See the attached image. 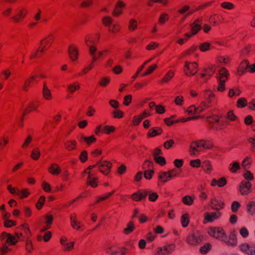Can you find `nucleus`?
Here are the masks:
<instances>
[{"label": "nucleus", "instance_id": "obj_1", "mask_svg": "<svg viewBox=\"0 0 255 255\" xmlns=\"http://www.w3.org/2000/svg\"><path fill=\"white\" fill-rule=\"evenodd\" d=\"M202 18H198L196 19L193 23H191L190 26L191 28L192 34L186 33L185 36L186 37L185 38H179L177 40V43L180 45H182L185 42L187 41L188 38L191 37L192 35H195L197 32L202 28Z\"/></svg>", "mask_w": 255, "mask_h": 255}, {"label": "nucleus", "instance_id": "obj_2", "mask_svg": "<svg viewBox=\"0 0 255 255\" xmlns=\"http://www.w3.org/2000/svg\"><path fill=\"white\" fill-rule=\"evenodd\" d=\"M228 72L225 68H221L219 70L218 75L217 76L218 82L217 90L219 91L223 92L225 89V83L228 80Z\"/></svg>", "mask_w": 255, "mask_h": 255}, {"label": "nucleus", "instance_id": "obj_3", "mask_svg": "<svg viewBox=\"0 0 255 255\" xmlns=\"http://www.w3.org/2000/svg\"><path fill=\"white\" fill-rule=\"evenodd\" d=\"M205 142L204 140H200L192 142L190 145L189 152L191 155H196L199 153L202 149H205Z\"/></svg>", "mask_w": 255, "mask_h": 255}, {"label": "nucleus", "instance_id": "obj_4", "mask_svg": "<svg viewBox=\"0 0 255 255\" xmlns=\"http://www.w3.org/2000/svg\"><path fill=\"white\" fill-rule=\"evenodd\" d=\"M22 237L23 235L21 233H16V235L14 236L10 234L3 232L1 235L0 239L2 241L5 239V243L13 245Z\"/></svg>", "mask_w": 255, "mask_h": 255}, {"label": "nucleus", "instance_id": "obj_5", "mask_svg": "<svg viewBox=\"0 0 255 255\" xmlns=\"http://www.w3.org/2000/svg\"><path fill=\"white\" fill-rule=\"evenodd\" d=\"M210 128L214 130H221L223 129L224 123L220 122L217 116L209 117L207 119Z\"/></svg>", "mask_w": 255, "mask_h": 255}, {"label": "nucleus", "instance_id": "obj_6", "mask_svg": "<svg viewBox=\"0 0 255 255\" xmlns=\"http://www.w3.org/2000/svg\"><path fill=\"white\" fill-rule=\"evenodd\" d=\"M202 240L203 236L202 234L198 231H195L188 236L186 241L188 244L195 246L200 244Z\"/></svg>", "mask_w": 255, "mask_h": 255}, {"label": "nucleus", "instance_id": "obj_7", "mask_svg": "<svg viewBox=\"0 0 255 255\" xmlns=\"http://www.w3.org/2000/svg\"><path fill=\"white\" fill-rule=\"evenodd\" d=\"M97 165L100 171L105 175H107L110 171L112 164L107 161L100 160L97 162Z\"/></svg>", "mask_w": 255, "mask_h": 255}, {"label": "nucleus", "instance_id": "obj_8", "mask_svg": "<svg viewBox=\"0 0 255 255\" xmlns=\"http://www.w3.org/2000/svg\"><path fill=\"white\" fill-rule=\"evenodd\" d=\"M175 248L173 244H167L163 247L159 248L157 251V255H168L171 253Z\"/></svg>", "mask_w": 255, "mask_h": 255}, {"label": "nucleus", "instance_id": "obj_9", "mask_svg": "<svg viewBox=\"0 0 255 255\" xmlns=\"http://www.w3.org/2000/svg\"><path fill=\"white\" fill-rule=\"evenodd\" d=\"M113 18L110 16H105L103 18V23L107 26H109V30L110 32L115 33L119 31V28L118 25L114 24L111 26L113 22Z\"/></svg>", "mask_w": 255, "mask_h": 255}, {"label": "nucleus", "instance_id": "obj_10", "mask_svg": "<svg viewBox=\"0 0 255 255\" xmlns=\"http://www.w3.org/2000/svg\"><path fill=\"white\" fill-rule=\"evenodd\" d=\"M27 10L24 8H18L15 11V14L12 17L13 20L16 22H20L26 15Z\"/></svg>", "mask_w": 255, "mask_h": 255}, {"label": "nucleus", "instance_id": "obj_11", "mask_svg": "<svg viewBox=\"0 0 255 255\" xmlns=\"http://www.w3.org/2000/svg\"><path fill=\"white\" fill-rule=\"evenodd\" d=\"M202 71L203 73L200 74L201 77L204 79V82H206L215 73V70L214 66H211L204 68Z\"/></svg>", "mask_w": 255, "mask_h": 255}, {"label": "nucleus", "instance_id": "obj_12", "mask_svg": "<svg viewBox=\"0 0 255 255\" xmlns=\"http://www.w3.org/2000/svg\"><path fill=\"white\" fill-rule=\"evenodd\" d=\"M240 250L246 255H255V247L248 244H243L239 246Z\"/></svg>", "mask_w": 255, "mask_h": 255}, {"label": "nucleus", "instance_id": "obj_13", "mask_svg": "<svg viewBox=\"0 0 255 255\" xmlns=\"http://www.w3.org/2000/svg\"><path fill=\"white\" fill-rule=\"evenodd\" d=\"M221 215V213L218 211L212 213L206 212L204 215L205 220L204 221V223L206 224L207 222H212L214 220L220 218Z\"/></svg>", "mask_w": 255, "mask_h": 255}, {"label": "nucleus", "instance_id": "obj_14", "mask_svg": "<svg viewBox=\"0 0 255 255\" xmlns=\"http://www.w3.org/2000/svg\"><path fill=\"white\" fill-rule=\"evenodd\" d=\"M148 193L149 192L147 190H138L131 195V198L135 201H139L141 200L145 199L148 195Z\"/></svg>", "mask_w": 255, "mask_h": 255}, {"label": "nucleus", "instance_id": "obj_15", "mask_svg": "<svg viewBox=\"0 0 255 255\" xmlns=\"http://www.w3.org/2000/svg\"><path fill=\"white\" fill-rule=\"evenodd\" d=\"M251 184L249 181H243L240 186V192L242 195H248L251 192Z\"/></svg>", "mask_w": 255, "mask_h": 255}, {"label": "nucleus", "instance_id": "obj_16", "mask_svg": "<svg viewBox=\"0 0 255 255\" xmlns=\"http://www.w3.org/2000/svg\"><path fill=\"white\" fill-rule=\"evenodd\" d=\"M211 207L212 209L215 210L218 212L219 210L224 208V203L222 200H219L216 198H213L211 201Z\"/></svg>", "mask_w": 255, "mask_h": 255}, {"label": "nucleus", "instance_id": "obj_17", "mask_svg": "<svg viewBox=\"0 0 255 255\" xmlns=\"http://www.w3.org/2000/svg\"><path fill=\"white\" fill-rule=\"evenodd\" d=\"M89 53L92 56L93 62L103 55L102 51L97 52V48L95 45L89 46Z\"/></svg>", "mask_w": 255, "mask_h": 255}, {"label": "nucleus", "instance_id": "obj_18", "mask_svg": "<svg viewBox=\"0 0 255 255\" xmlns=\"http://www.w3.org/2000/svg\"><path fill=\"white\" fill-rule=\"evenodd\" d=\"M126 6V4L122 0H118L116 4L115 7L113 11L112 14L115 17H118L123 12L122 8Z\"/></svg>", "mask_w": 255, "mask_h": 255}, {"label": "nucleus", "instance_id": "obj_19", "mask_svg": "<svg viewBox=\"0 0 255 255\" xmlns=\"http://www.w3.org/2000/svg\"><path fill=\"white\" fill-rule=\"evenodd\" d=\"M225 242L228 245L231 246H235L237 244V240L236 238V236L235 234V231H234L231 235L230 236L229 238H228L227 236L226 241H223Z\"/></svg>", "mask_w": 255, "mask_h": 255}, {"label": "nucleus", "instance_id": "obj_20", "mask_svg": "<svg viewBox=\"0 0 255 255\" xmlns=\"http://www.w3.org/2000/svg\"><path fill=\"white\" fill-rule=\"evenodd\" d=\"M250 64L249 63L247 60L243 61L238 70V73L239 75H242L243 74L248 68H249Z\"/></svg>", "mask_w": 255, "mask_h": 255}, {"label": "nucleus", "instance_id": "obj_21", "mask_svg": "<svg viewBox=\"0 0 255 255\" xmlns=\"http://www.w3.org/2000/svg\"><path fill=\"white\" fill-rule=\"evenodd\" d=\"M48 171L51 174L57 175L60 173L61 170L60 167L57 164L53 163L49 167Z\"/></svg>", "mask_w": 255, "mask_h": 255}, {"label": "nucleus", "instance_id": "obj_22", "mask_svg": "<svg viewBox=\"0 0 255 255\" xmlns=\"http://www.w3.org/2000/svg\"><path fill=\"white\" fill-rule=\"evenodd\" d=\"M97 178L94 177L90 172H88V176L87 181L88 184L92 187H96L97 186Z\"/></svg>", "mask_w": 255, "mask_h": 255}, {"label": "nucleus", "instance_id": "obj_23", "mask_svg": "<svg viewBox=\"0 0 255 255\" xmlns=\"http://www.w3.org/2000/svg\"><path fill=\"white\" fill-rule=\"evenodd\" d=\"M68 53L72 61H75L78 59V52L75 48L70 46L68 48Z\"/></svg>", "mask_w": 255, "mask_h": 255}, {"label": "nucleus", "instance_id": "obj_24", "mask_svg": "<svg viewBox=\"0 0 255 255\" xmlns=\"http://www.w3.org/2000/svg\"><path fill=\"white\" fill-rule=\"evenodd\" d=\"M219 232L220 233H217L214 237L222 241H226L227 235L225 234L223 229L219 227Z\"/></svg>", "mask_w": 255, "mask_h": 255}, {"label": "nucleus", "instance_id": "obj_25", "mask_svg": "<svg viewBox=\"0 0 255 255\" xmlns=\"http://www.w3.org/2000/svg\"><path fill=\"white\" fill-rule=\"evenodd\" d=\"M162 130L160 128H151L148 132V135L149 137H154L161 133Z\"/></svg>", "mask_w": 255, "mask_h": 255}, {"label": "nucleus", "instance_id": "obj_26", "mask_svg": "<svg viewBox=\"0 0 255 255\" xmlns=\"http://www.w3.org/2000/svg\"><path fill=\"white\" fill-rule=\"evenodd\" d=\"M191 63L186 62L185 64V68H184V72L186 75L191 76L194 75L196 74L197 71H195V72H193V70L191 69V67L190 66Z\"/></svg>", "mask_w": 255, "mask_h": 255}, {"label": "nucleus", "instance_id": "obj_27", "mask_svg": "<svg viewBox=\"0 0 255 255\" xmlns=\"http://www.w3.org/2000/svg\"><path fill=\"white\" fill-rule=\"evenodd\" d=\"M42 94L44 98L46 100H49L51 98V94L50 90L47 87L46 84L44 83Z\"/></svg>", "mask_w": 255, "mask_h": 255}, {"label": "nucleus", "instance_id": "obj_28", "mask_svg": "<svg viewBox=\"0 0 255 255\" xmlns=\"http://www.w3.org/2000/svg\"><path fill=\"white\" fill-rule=\"evenodd\" d=\"M247 212L251 215L255 214V203L253 201L250 202L247 206Z\"/></svg>", "mask_w": 255, "mask_h": 255}, {"label": "nucleus", "instance_id": "obj_29", "mask_svg": "<svg viewBox=\"0 0 255 255\" xmlns=\"http://www.w3.org/2000/svg\"><path fill=\"white\" fill-rule=\"evenodd\" d=\"M204 97L209 103H210L214 98L215 95L212 91L206 90L204 92Z\"/></svg>", "mask_w": 255, "mask_h": 255}, {"label": "nucleus", "instance_id": "obj_30", "mask_svg": "<svg viewBox=\"0 0 255 255\" xmlns=\"http://www.w3.org/2000/svg\"><path fill=\"white\" fill-rule=\"evenodd\" d=\"M174 72L170 70L165 75V76L161 79L160 82L161 83L168 82V81H169L170 80V79H171L173 78V77L174 76Z\"/></svg>", "mask_w": 255, "mask_h": 255}, {"label": "nucleus", "instance_id": "obj_31", "mask_svg": "<svg viewBox=\"0 0 255 255\" xmlns=\"http://www.w3.org/2000/svg\"><path fill=\"white\" fill-rule=\"evenodd\" d=\"M202 168L207 173H210L212 171V166L209 161H205L202 165Z\"/></svg>", "mask_w": 255, "mask_h": 255}, {"label": "nucleus", "instance_id": "obj_32", "mask_svg": "<svg viewBox=\"0 0 255 255\" xmlns=\"http://www.w3.org/2000/svg\"><path fill=\"white\" fill-rule=\"evenodd\" d=\"M65 145L68 150H71L75 148L77 142L74 140L68 141L65 143Z\"/></svg>", "mask_w": 255, "mask_h": 255}, {"label": "nucleus", "instance_id": "obj_33", "mask_svg": "<svg viewBox=\"0 0 255 255\" xmlns=\"http://www.w3.org/2000/svg\"><path fill=\"white\" fill-rule=\"evenodd\" d=\"M181 222L183 227L185 228L188 226L189 223V220L187 214H185L181 216Z\"/></svg>", "mask_w": 255, "mask_h": 255}, {"label": "nucleus", "instance_id": "obj_34", "mask_svg": "<svg viewBox=\"0 0 255 255\" xmlns=\"http://www.w3.org/2000/svg\"><path fill=\"white\" fill-rule=\"evenodd\" d=\"M40 155V150L38 148H35L32 150L31 157L34 160H37Z\"/></svg>", "mask_w": 255, "mask_h": 255}, {"label": "nucleus", "instance_id": "obj_35", "mask_svg": "<svg viewBox=\"0 0 255 255\" xmlns=\"http://www.w3.org/2000/svg\"><path fill=\"white\" fill-rule=\"evenodd\" d=\"M231 166L229 170L233 173H235L237 170L240 168V165L239 162L235 161L232 164H230Z\"/></svg>", "mask_w": 255, "mask_h": 255}, {"label": "nucleus", "instance_id": "obj_36", "mask_svg": "<svg viewBox=\"0 0 255 255\" xmlns=\"http://www.w3.org/2000/svg\"><path fill=\"white\" fill-rule=\"evenodd\" d=\"M169 175L168 171L167 172H162L160 173L158 176V178L160 180H162L163 182H166L168 181L170 179L168 177Z\"/></svg>", "mask_w": 255, "mask_h": 255}, {"label": "nucleus", "instance_id": "obj_37", "mask_svg": "<svg viewBox=\"0 0 255 255\" xmlns=\"http://www.w3.org/2000/svg\"><path fill=\"white\" fill-rule=\"evenodd\" d=\"M250 159V157H247L242 162V166L246 170L250 168L251 164Z\"/></svg>", "mask_w": 255, "mask_h": 255}, {"label": "nucleus", "instance_id": "obj_38", "mask_svg": "<svg viewBox=\"0 0 255 255\" xmlns=\"http://www.w3.org/2000/svg\"><path fill=\"white\" fill-rule=\"evenodd\" d=\"M183 202L188 206L191 205L193 203V199L190 196L187 195L182 198Z\"/></svg>", "mask_w": 255, "mask_h": 255}, {"label": "nucleus", "instance_id": "obj_39", "mask_svg": "<svg viewBox=\"0 0 255 255\" xmlns=\"http://www.w3.org/2000/svg\"><path fill=\"white\" fill-rule=\"evenodd\" d=\"M210 44L208 42H204L199 45V49L202 52H206L210 49Z\"/></svg>", "mask_w": 255, "mask_h": 255}, {"label": "nucleus", "instance_id": "obj_40", "mask_svg": "<svg viewBox=\"0 0 255 255\" xmlns=\"http://www.w3.org/2000/svg\"><path fill=\"white\" fill-rule=\"evenodd\" d=\"M153 59V58H151V59H149V60H147L146 61H145V62L144 63V64L140 67V68H139L138 69V70L137 71V72H136V74H135L134 75H133V76H132V78L133 79H135L137 77V76H138V74H139V73H140V72L143 70V69L144 68V67L145 65L146 64H147V63H148L149 62H150V61H151Z\"/></svg>", "mask_w": 255, "mask_h": 255}, {"label": "nucleus", "instance_id": "obj_41", "mask_svg": "<svg viewBox=\"0 0 255 255\" xmlns=\"http://www.w3.org/2000/svg\"><path fill=\"white\" fill-rule=\"evenodd\" d=\"M54 36L52 34L48 35L46 37L40 41V43L42 44L43 41H45L46 44L50 45L52 42L53 40H54Z\"/></svg>", "mask_w": 255, "mask_h": 255}, {"label": "nucleus", "instance_id": "obj_42", "mask_svg": "<svg viewBox=\"0 0 255 255\" xmlns=\"http://www.w3.org/2000/svg\"><path fill=\"white\" fill-rule=\"evenodd\" d=\"M134 229V225L133 222H130L126 228L124 229V232L126 234L131 233Z\"/></svg>", "mask_w": 255, "mask_h": 255}, {"label": "nucleus", "instance_id": "obj_43", "mask_svg": "<svg viewBox=\"0 0 255 255\" xmlns=\"http://www.w3.org/2000/svg\"><path fill=\"white\" fill-rule=\"evenodd\" d=\"M208 107V105L205 102L202 101L200 105L198 107L196 108L197 110V113L199 114L202 112L205 108H207Z\"/></svg>", "mask_w": 255, "mask_h": 255}, {"label": "nucleus", "instance_id": "obj_44", "mask_svg": "<svg viewBox=\"0 0 255 255\" xmlns=\"http://www.w3.org/2000/svg\"><path fill=\"white\" fill-rule=\"evenodd\" d=\"M35 78V76H31L28 79L25 81L24 84L23 86V90L27 91L28 86L30 85V84L31 83V81L32 80H34Z\"/></svg>", "mask_w": 255, "mask_h": 255}, {"label": "nucleus", "instance_id": "obj_45", "mask_svg": "<svg viewBox=\"0 0 255 255\" xmlns=\"http://www.w3.org/2000/svg\"><path fill=\"white\" fill-rule=\"evenodd\" d=\"M211 246L210 244H206L200 248V252L202 254H206L211 250Z\"/></svg>", "mask_w": 255, "mask_h": 255}, {"label": "nucleus", "instance_id": "obj_46", "mask_svg": "<svg viewBox=\"0 0 255 255\" xmlns=\"http://www.w3.org/2000/svg\"><path fill=\"white\" fill-rule=\"evenodd\" d=\"M154 159L156 163L159 164L161 165H164L166 164L165 159L162 156H156Z\"/></svg>", "mask_w": 255, "mask_h": 255}, {"label": "nucleus", "instance_id": "obj_47", "mask_svg": "<svg viewBox=\"0 0 255 255\" xmlns=\"http://www.w3.org/2000/svg\"><path fill=\"white\" fill-rule=\"evenodd\" d=\"M209 235L211 236L214 237L216 234L219 232V227H212L210 228L208 232Z\"/></svg>", "mask_w": 255, "mask_h": 255}, {"label": "nucleus", "instance_id": "obj_48", "mask_svg": "<svg viewBox=\"0 0 255 255\" xmlns=\"http://www.w3.org/2000/svg\"><path fill=\"white\" fill-rule=\"evenodd\" d=\"M80 88L79 84H70L68 86V89L71 93L74 92L76 90L79 89Z\"/></svg>", "mask_w": 255, "mask_h": 255}, {"label": "nucleus", "instance_id": "obj_49", "mask_svg": "<svg viewBox=\"0 0 255 255\" xmlns=\"http://www.w3.org/2000/svg\"><path fill=\"white\" fill-rule=\"evenodd\" d=\"M148 199L149 201L151 202L155 201L158 198V196L157 193L154 192H151L150 191H148Z\"/></svg>", "mask_w": 255, "mask_h": 255}, {"label": "nucleus", "instance_id": "obj_50", "mask_svg": "<svg viewBox=\"0 0 255 255\" xmlns=\"http://www.w3.org/2000/svg\"><path fill=\"white\" fill-rule=\"evenodd\" d=\"M240 203L237 201H234L232 203L231 205V209L233 212H236L240 207Z\"/></svg>", "mask_w": 255, "mask_h": 255}, {"label": "nucleus", "instance_id": "obj_51", "mask_svg": "<svg viewBox=\"0 0 255 255\" xmlns=\"http://www.w3.org/2000/svg\"><path fill=\"white\" fill-rule=\"evenodd\" d=\"M247 102L246 99L241 98H240L237 102L238 107H245L247 105Z\"/></svg>", "mask_w": 255, "mask_h": 255}, {"label": "nucleus", "instance_id": "obj_52", "mask_svg": "<svg viewBox=\"0 0 255 255\" xmlns=\"http://www.w3.org/2000/svg\"><path fill=\"white\" fill-rule=\"evenodd\" d=\"M137 23H136V21L134 19H132L130 20L129 21V29L131 30H134L136 29V28L137 27Z\"/></svg>", "mask_w": 255, "mask_h": 255}, {"label": "nucleus", "instance_id": "obj_53", "mask_svg": "<svg viewBox=\"0 0 255 255\" xmlns=\"http://www.w3.org/2000/svg\"><path fill=\"white\" fill-rule=\"evenodd\" d=\"M71 226L75 229L79 230L81 228V222L77 220L71 221Z\"/></svg>", "mask_w": 255, "mask_h": 255}, {"label": "nucleus", "instance_id": "obj_54", "mask_svg": "<svg viewBox=\"0 0 255 255\" xmlns=\"http://www.w3.org/2000/svg\"><path fill=\"white\" fill-rule=\"evenodd\" d=\"M152 165L153 163L152 162L147 160L143 164L142 168L144 170L150 169V168L152 167Z\"/></svg>", "mask_w": 255, "mask_h": 255}, {"label": "nucleus", "instance_id": "obj_55", "mask_svg": "<svg viewBox=\"0 0 255 255\" xmlns=\"http://www.w3.org/2000/svg\"><path fill=\"white\" fill-rule=\"evenodd\" d=\"M153 173H154V171L153 170H151V169L145 170L144 174V177L147 179H150L151 178Z\"/></svg>", "mask_w": 255, "mask_h": 255}, {"label": "nucleus", "instance_id": "obj_56", "mask_svg": "<svg viewBox=\"0 0 255 255\" xmlns=\"http://www.w3.org/2000/svg\"><path fill=\"white\" fill-rule=\"evenodd\" d=\"M29 194V193L27 191V189H25L22 191L18 190V192H17V195H18L21 198H25Z\"/></svg>", "mask_w": 255, "mask_h": 255}, {"label": "nucleus", "instance_id": "obj_57", "mask_svg": "<svg viewBox=\"0 0 255 255\" xmlns=\"http://www.w3.org/2000/svg\"><path fill=\"white\" fill-rule=\"evenodd\" d=\"M240 234L243 238H247L249 236V232L246 227H243L240 229Z\"/></svg>", "mask_w": 255, "mask_h": 255}, {"label": "nucleus", "instance_id": "obj_58", "mask_svg": "<svg viewBox=\"0 0 255 255\" xmlns=\"http://www.w3.org/2000/svg\"><path fill=\"white\" fill-rule=\"evenodd\" d=\"M80 159L82 162H85L88 159V153L85 150L82 151Z\"/></svg>", "mask_w": 255, "mask_h": 255}, {"label": "nucleus", "instance_id": "obj_59", "mask_svg": "<svg viewBox=\"0 0 255 255\" xmlns=\"http://www.w3.org/2000/svg\"><path fill=\"white\" fill-rule=\"evenodd\" d=\"M190 165L193 167H199L201 165L200 159L192 160L190 161Z\"/></svg>", "mask_w": 255, "mask_h": 255}, {"label": "nucleus", "instance_id": "obj_60", "mask_svg": "<svg viewBox=\"0 0 255 255\" xmlns=\"http://www.w3.org/2000/svg\"><path fill=\"white\" fill-rule=\"evenodd\" d=\"M169 175L168 177L169 179H172L173 177L176 176L178 173L177 172V170L175 169H173L168 171Z\"/></svg>", "mask_w": 255, "mask_h": 255}, {"label": "nucleus", "instance_id": "obj_61", "mask_svg": "<svg viewBox=\"0 0 255 255\" xmlns=\"http://www.w3.org/2000/svg\"><path fill=\"white\" fill-rule=\"evenodd\" d=\"M187 112L189 115H195L197 114L196 107L194 106H190L188 109L187 110Z\"/></svg>", "mask_w": 255, "mask_h": 255}, {"label": "nucleus", "instance_id": "obj_62", "mask_svg": "<svg viewBox=\"0 0 255 255\" xmlns=\"http://www.w3.org/2000/svg\"><path fill=\"white\" fill-rule=\"evenodd\" d=\"M174 143V141L172 139H170L165 141L163 144V146L166 149H169L173 146Z\"/></svg>", "mask_w": 255, "mask_h": 255}, {"label": "nucleus", "instance_id": "obj_63", "mask_svg": "<svg viewBox=\"0 0 255 255\" xmlns=\"http://www.w3.org/2000/svg\"><path fill=\"white\" fill-rule=\"evenodd\" d=\"M115 130V128L113 126H106L104 127V131L107 134H109Z\"/></svg>", "mask_w": 255, "mask_h": 255}, {"label": "nucleus", "instance_id": "obj_64", "mask_svg": "<svg viewBox=\"0 0 255 255\" xmlns=\"http://www.w3.org/2000/svg\"><path fill=\"white\" fill-rule=\"evenodd\" d=\"M226 183H227V180H226V178L224 177L220 178L218 180V185L220 187H223L224 186H225L226 184Z\"/></svg>", "mask_w": 255, "mask_h": 255}]
</instances>
